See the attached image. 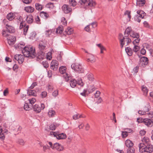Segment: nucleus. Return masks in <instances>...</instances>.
I'll use <instances>...</instances> for the list:
<instances>
[{"instance_id": "obj_1", "label": "nucleus", "mask_w": 153, "mask_h": 153, "mask_svg": "<svg viewBox=\"0 0 153 153\" xmlns=\"http://www.w3.org/2000/svg\"><path fill=\"white\" fill-rule=\"evenodd\" d=\"M24 45L21 44H18L17 45H15L16 49L18 48L23 49L22 50V53L25 57L30 58H35L36 54V53L35 52V49H33V48L31 46L24 47Z\"/></svg>"}, {"instance_id": "obj_2", "label": "nucleus", "mask_w": 153, "mask_h": 153, "mask_svg": "<svg viewBox=\"0 0 153 153\" xmlns=\"http://www.w3.org/2000/svg\"><path fill=\"white\" fill-rule=\"evenodd\" d=\"M145 145L144 143H140L139 144V151L141 152H146L151 153L153 151V146L150 144Z\"/></svg>"}, {"instance_id": "obj_3", "label": "nucleus", "mask_w": 153, "mask_h": 153, "mask_svg": "<svg viewBox=\"0 0 153 153\" xmlns=\"http://www.w3.org/2000/svg\"><path fill=\"white\" fill-rule=\"evenodd\" d=\"M78 4L81 7L85 8L86 6H88L90 7L94 6L95 5V3L90 0H79Z\"/></svg>"}, {"instance_id": "obj_4", "label": "nucleus", "mask_w": 153, "mask_h": 153, "mask_svg": "<svg viewBox=\"0 0 153 153\" xmlns=\"http://www.w3.org/2000/svg\"><path fill=\"white\" fill-rule=\"evenodd\" d=\"M66 68L65 66H61L59 68V72L61 74H64L63 76L66 81H68L71 77L70 74L66 73Z\"/></svg>"}, {"instance_id": "obj_5", "label": "nucleus", "mask_w": 153, "mask_h": 153, "mask_svg": "<svg viewBox=\"0 0 153 153\" xmlns=\"http://www.w3.org/2000/svg\"><path fill=\"white\" fill-rule=\"evenodd\" d=\"M130 35L133 38L136 39H134L133 42L134 45H136V43H138L139 42L140 39L139 38V35L138 33H136L133 31H131Z\"/></svg>"}, {"instance_id": "obj_6", "label": "nucleus", "mask_w": 153, "mask_h": 153, "mask_svg": "<svg viewBox=\"0 0 153 153\" xmlns=\"http://www.w3.org/2000/svg\"><path fill=\"white\" fill-rule=\"evenodd\" d=\"M119 40L121 48H123V45H125V42H126L127 45H128L131 41V39L129 38H125V37H123L122 39H120V38Z\"/></svg>"}, {"instance_id": "obj_7", "label": "nucleus", "mask_w": 153, "mask_h": 153, "mask_svg": "<svg viewBox=\"0 0 153 153\" xmlns=\"http://www.w3.org/2000/svg\"><path fill=\"white\" fill-rule=\"evenodd\" d=\"M59 63L56 60H53L51 63L50 68L51 69L53 70H56L58 67Z\"/></svg>"}, {"instance_id": "obj_8", "label": "nucleus", "mask_w": 153, "mask_h": 153, "mask_svg": "<svg viewBox=\"0 0 153 153\" xmlns=\"http://www.w3.org/2000/svg\"><path fill=\"white\" fill-rule=\"evenodd\" d=\"M143 123L148 127H152L153 126V118L151 119L145 118Z\"/></svg>"}, {"instance_id": "obj_9", "label": "nucleus", "mask_w": 153, "mask_h": 153, "mask_svg": "<svg viewBox=\"0 0 153 153\" xmlns=\"http://www.w3.org/2000/svg\"><path fill=\"white\" fill-rule=\"evenodd\" d=\"M62 8V11L65 13H69L72 11L71 8H70L69 5L65 4L63 5Z\"/></svg>"}, {"instance_id": "obj_10", "label": "nucleus", "mask_w": 153, "mask_h": 153, "mask_svg": "<svg viewBox=\"0 0 153 153\" xmlns=\"http://www.w3.org/2000/svg\"><path fill=\"white\" fill-rule=\"evenodd\" d=\"M140 64L142 66L146 65L148 63V58L146 57H142L140 58Z\"/></svg>"}, {"instance_id": "obj_11", "label": "nucleus", "mask_w": 153, "mask_h": 153, "mask_svg": "<svg viewBox=\"0 0 153 153\" xmlns=\"http://www.w3.org/2000/svg\"><path fill=\"white\" fill-rule=\"evenodd\" d=\"M63 149V146L58 143H56L53 145V149H56L59 151H61Z\"/></svg>"}, {"instance_id": "obj_12", "label": "nucleus", "mask_w": 153, "mask_h": 153, "mask_svg": "<svg viewBox=\"0 0 153 153\" xmlns=\"http://www.w3.org/2000/svg\"><path fill=\"white\" fill-rule=\"evenodd\" d=\"M95 88L94 87H92L91 90H90V89H88V90L87 89L84 90L83 92L80 93V94L82 96L85 97L88 94L87 93L88 90L89 92V93H90L92 92L94 90H95Z\"/></svg>"}, {"instance_id": "obj_13", "label": "nucleus", "mask_w": 153, "mask_h": 153, "mask_svg": "<svg viewBox=\"0 0 153 153\" xmlns=\"http://www.w3.org/2000/svg\"><path fill=\"white\" fill-rule=\"evenodd\" d=\"M56 137L57 139L60 140L65 139L66 138V136L65 134L63 133L59 134L57 132Z\"/></svg>"}, {"instance_id": "obj_14", "label": "nucleus", "mask_w": 153, "mask_h": 153, "mask_svg": "<svg viewBox=\"0 0 153 153\" xmlns=\"http://www.w3.org/2000/svg\"><path fill=\"white\" fill-rule=\"evenodd\" d=\"M34 111L36 113H39L41 111L42 109L38 104H36L32 106Z\"/></svg>"}, {"instance_id": "obj_15", "label": "nucleus", "mask_w": 153, "mask_h": 153, "mask_svg": "<svg viewBox=\"0 0 153 153\" xmlns=\"http://www.w3.org/2000/svg\"><path fill=\"white\" fill-rule=\"evenodd\" d=\"M84 72V69L82 65L79 63L77 65V72L82 73Z\"/></svg>"}, {"instance_id": "obj_16", "label": "nucleus", "mask_w": 153, "mask_h": 153, "mask_svg": "<svg viewBox=\"0 0 153 153\" xmlns=\"http://www.w3.org/2000/svg\"><path fill=\"white\" fill-rule=\"evenodd\" d=\"M84 85V83L81 78H80L77 80V88H78L83 87Z\"/></svg>"}, {"instance_id": "obj_17", "label": "nucleus", "mask_w": 153, "mask_h": 153, "mask_svg": "<svg viewBox=\"0 0 153 153\" xmlns=\"http://www.w3.org/2000/svg\"><path fill=\"white\" fill-rule=\"evenodd\" d=\"M137 13L138 15L136 16V17L137 18V17H140L142 19L144 18L146 14L145 12L142 10L137 11Z\"/></svg>"}, {"instance_id": "obj_18", "label": "nucleus", "mask_w": 153, "mask_h": 153, "mask_svg": "<svg viewBox=\"0 0 153 153\" xmlns=\"http://www.w3.org/2000/svg\"><path fill=\"white\" fill-rule=\"evenodd\" d=\"M26 20L28 24H31L33 22V16L31 15H29L27 16Z\"/></svg>"}, {"instance_id": "obj_19", "label": "nucleus", "mask_w": 153, "mask_h": 153, "mask_svg": "<svg viewBox=\"0 0 153 153\" xmlns=\"http://www.w3.org/2000/svg\"><path fill=\"white\" fill-rule=\"evenodd\" d=\"M6 27L7 30V31L10 33H12L15 32L14 28L11 26L6 25Z\"/></svg>"}, {"instance_id": "obj_20", "label": "nucleus", "mask_w": 153, "mask_h": 153, "mask_svg": "<svg viewBox=\"0 0 153 153\" xmlns=\"http://www.w3.org/2000/svg\"><path fill=\"white\" fill-rule=\"evenodd\" d=\"M125 144L128 148L132 147L134 145L133 143L129 139H127L125 141Z\"/></svg>"}, {"instance_id": "obj_21", "label": "nucleus", "mask_w": 153, "mask_h": 153, "mask_svg": "<svg viewBox=\"0 0 153 153\" xmlns=\"http://www.w3.org/2000/svg\"><path fill=\"white\" fill-rule=\"evenodd\" d=\"M24 9L27 12L32 13L34 11V8L31 6H28L25 7Z\"/></svg>"}, {"instance_id": "obj_22", "label": "nucleus", "mask_w": 153, "mask_h": 153, "mask_svg": "<svg viewBox=\"0 0 153 153\" xmlns=\"http://www.w3.org/2000/svg\"><path fill=\"white\" fill-rule=\"evenodd\" d=\"M125 50L126 52L127 53L128 56H131L132 55L133 53V51H132V49L131 48L128 47L126 48Z\"/></svg>"}, {"instance_id": "obj_23", "label": "nucleus", "mask_w": 153, "mask_h": 153, "mask_svg": "<svg viewBox=\"0 0 153 153\" xmlns=\"http://www.w3.org/2000/svg\"><path fill=\"white\" fill-rule=\"evenodd\" d=\"M27 93L29 95L33 96H36V91L34 90H27Z\"/></svg>"}, {"instance_id": "obj_24", "label": "nucleus", "mask_w": 153, "mask_h": 153, "mask_svg": "<svg viewBox=\"0 0 153 153\" xmlns=\"http://www.w3.org/2000/svg\"><path fill=\"white\" fill-rule=\"evenodd\" d=\"M145 0H137V5L139 7L142 6L145 4Z\"/></svg>"}, {"instance_id": "obj_25", "label": "nucleus", "mask_w": 153, "mask_h": 153, "mask_svg": "<svg viewBox=\"0 0 153 153\" xmlns=\"http://www.w3.org/2000/svg\"><path fill=\"white\" fill-rule=\"evenodd\" d=\"M40 16L41 17H42L43 18H45L47 19L49 17L48 14L46 12H45L44 11H42L40 12Z\"/></svg>"}, {"instance_id": "obj_26", "label": "nucleus", "mask_w": 153, "mask_h": 153, "mask_svg": "<svg viewBox=\"0 0 153 153\" xmlns=\"http://www.w3.org/2000/svg\"><path fill=\"white\" fill-rule=\"evenodd\" d=\"M143 143L146 144L145 145H148L150 144L149 139L147 137H144L142 140Z\"/></svg>"}, {"instance_id": "obj_27", "label": "nucleus", "mask_w": 153, "mask_h": 153, "mask_svg": "<svg viewBox=\"0 0 153 153\" xmlns=\"http://www.w3.org/2000/svg\"><path fill=\"white\" fill-rule=\"evenodd\" d=\"M45 53L41 51L38 53L37 58L39 59H43L45 57Z\"/></svg>"}, {"instance_id": "obj_28", "label": "nucleus", "mask_w": 153, "mask_h": 153, "mask_svg": "<svg viewBox=\"0 0 153 153\" xmlns=\"http://www.w3.org/2000/svg\"><path fill=\"white\" fill-rule=\"evenodd\" d=\"M3 130L2 128V126H0V139L1 140H4L5 139V135L3 133Z\"/></svg>"}, {"instance_id": "obj_29", "label": "nucleus", "mask_w": 153, "mask_h": 153, "mask_svg": "<svg viewBox=\"0 0 153 153\" xmlns=\"http://www.w3.org/2000/svg\"><path fill=\"white\" fill-rule=\"evenodd\" d=\"M70 85L73 88L75 87L76 85V80L75 79L71 80L70 82Z\"/></svg>"}, {"instance_id": "obj_30", "label": "nucleus", "mask_w": 153, "mask_h": 153, "mask_svg": "<svg viewBox=\"0 0 153 153\" xmlns=\"http://www.w3.org/2000/svg\"><path fill=\"white\" fill-rule=\"evenodd\" d=\"M32 107L31 105H29L27 103H25L24 106V109L26 111H29L31 109Z\"/></svg>"}, {"instance_id": "obj_31", "label": "nucleus", "mask_w": 153, "mask_h": 153, "mask_svg": "<svg viewBox=\"0 0 153 153\" xmlns=\"http://www.w3.org/2000/svg\"><path fill=\"white\" fill-rule=\"evenodd\" d=\"M142 90L143 92V94L145 96H146L148 91L147 88L144 85H143L142 87Z\"/></svg>"}, {"instance_id": "obj_32", "label": "nucleus", "mask_w": 153, "mask_h": 153, "mask_svg": "<svg viewBox=\"0 0 153 153\" xmlns=\"http://www.w3.org/2000/svg\"><path fill=\"white\" fill-rule=\"evenodd\" d=\"M48 114L49 117H53L56 114V112L54 110L50 109L49 111Z\"/></svg>"}, {"instance_id": "obj_33", "label": "nucleus", "mask_w": 153, "mask_h": 153, "mask_svg": "<svg viewBox=\"0 0 153 153\" xmlns=\"http://www.w3.org/2000/svg\"><path fill=\"white\" fill-rule=\"evenodd\" d=\"M35 7L36 10L40 11L43 8V6L39 3H36L35 4Z\"/></svg>"}, {"instance_id": "obj_34", "label": "nucleus", "mask_w": 153, "mask_h": 153, "mask_svg": "<svg viewBox=\"0 0 153 153\" xmlns=\"http://www.w3.org/2000/svg\"><path fill=\"white\" fill-rule=\"evenodd\" d=\"M131 31H131V27H127L126 30L125 31V35L126 37H127L128 35L130 33Z\"/></svg>"}, {"instance_id": "obj_35", "label": "nucleus", "mask_w": 153, "mask_h": 153, "mask_svg": "<svg viewBox=\"0 0 153 153\" xmlns=\"http://www.w3.org/2000/svg\"><path fill=\"white\" fill-rule=\"evenodd\" d=\"M89 58L90 60V62L91 63H94L96 62V59L94 56L92 54H90L89 55Z\"/></svg>"}, {"instance_id": "obj_36", "label": "nucleus", "mask_w": 153, "mask_h": 153, "mask_svg": "<svg viewBox=\"0 0 153 153\" xmlns=\"http://www.w3.org/2000/svg\"><path fill=\"white\" fill-rule=\"evenodd\" d=\"M63 30V27L62 26H59L56 29V33H61Z\"/></svg>"}, {"instance_id": "obj_37", "label": "nucleus", "mask_w": 153, "mask_h": 153, "mask_svg": "<svg viewBox=\"0 0 153 153\" xmlns=\"http://www.w3.org/2000/svg\"><path fill=\"white\" fill-rule=\"evenodd\" d=\"M150 106L149 104H147L143 108V110L146 113L148 112L150 110Z\"/></svg>"}, {"instance_id": "obj_38", "label": "nucleus", "mask_w": 153, "mask_h": 153, "mask_svg": "<svg viewBox=\"0 0 153 153\" xmlns=\"http://www.w3.org/2000/svg\"><path fill=\"white\" fill-rule=\"evenodd\" d=\"M97 46L100 48V53H103V50H106V49L101 44H97Z\"/></svg>"}, {"instance_id": "obj_39", "label": "nucleus", "mask_w": 153, "mask_h": 153, "mask_svg": "<svg viewBox=\"0 0 153 153\" xmlns=\"http://www.w3.org/2000/svg\"><path fill=\"white\" fill-rule=\"evenodd\" d=\"M7 18L9 21H11L13 19V14L11 13H8L7 16Z\"/></svg>"}, {"instance_id": "obj_40", "label": "nucleus", "mask_w": 153, "mask_h": 153, "mask_svg": "<svg viewBox=\"0 0 153 153\" xmlns=\"http://www.w3.org/2000/svg\"><path fill=\"white\" fill-rule=\"evenodd\" d=\"M134 149L133 147L128 148L127 149V153H134L135 152Z\"/></svg>"}, {"instance_id": "obj_41", "label": "nucleus", "mask_w": 153, "mask_h": 153, "mask_svg": "<svg viewBox=\"0 0 153 153\" xmlns=\"http://www.w3.org/2000/svg\"><path fill=\"white\" fill-rule=\"evenodd\" d=\"M87 78L90 81H92L94 80L93 75L91 74H88L87 75Z\"/></svg>"}, {"instance_id": "obj_42", "label": "nucleus", "mask_w": 153, "mask_h": 153, "mask_svg": "<svg viewBox=\"0 0 153 153\" xmlns=\"http://www.w3.org/2000/svg\"><path fill=\"white\" fill-rule=\"evenodd\" d=\"M29 26L28 25H25L23 29V34L25 35L27 34V31L28 30Z\"/></svg>"}, {"instance_id": "obj_43", "label": "nucleus", "mask_w": 153, "mask_h": 153, "mask_svg": "<svg viewBox=\"0 0 153 153\" xmlns=\"http://www.w3.org/2000/svg\"><path fill=\"white\" fill-rule=\"evenodd\" d=\"M46 7L48 8H53L54 7L53 3H48L46 5Z\"/></svg>"}, {"instance_id": "obj_44", "label": "nucleus", "mask_w": 153, "mask_h": 153, "mask_svg": "<svg viewBox=\"0 0 153 153\" xmlns=\"http://www.w3.org/2000/svg\"><path fill=\"white\" fill-rule=\"evenodd\" d=\"M36 34L35 32L33 31L31 32L30 33V38L31 39H33L36 36Z\"/></svg>"}, {"instance_id": "obj_45", "label": "nucleus", "mask_w": 153, "mask_h": 153, "mask_svg": "<svg viewBox=\"0 0 153 153\" xmlns=\"http://www.w3.org/2000/svg\"><path fill=\"white\" fill-rule=\"evenodd\" d=\"M69 2L70 5L74 7L76 4V2L75 0H69Z\"/></svg>"}, {"instance_id": "obj_46", "label": "nucleus", "mask_w": 153, "mask_h": 153, "mask_svg": "<svg viewBox=\"0 0 153 153\" xmlns=\"http://www.w3.org/2000/svg\"><path fill=\"white\" fill-rule=\"evenodd\" d=\"M72 31L73 30L71 28L68 27L65 30V32L68 34L70 35L72 33Z\"/></svg>"}, {"instance_id": "obj_47", "label": "nucleus", "mask_w": 153, "mask_h": 153, "mask_svg": "<svg viewBox=\"0 0 153 153\" xmlns=\"http://www.w3.org/2000/svg\"><path fill=\"white\" fill-rule=\"evenodd\" d=\"M45 47V45L42 43H40L39 45V48L41 51L44 50Z\"/></svg>"}, {"instance_id": "obj_48", "label": "nucleus", "mask_w": 153, "mask_h": 153, "mask_svg": "<svg viewBox=\"0 0 153 153\" xmlns=\"http://www.w3.org/2000/svg\"><path fill=\"white\" fill-rule=\"evenodd\" d=\"M29 101L30 104L31 105V107L33 106V105L35 102L36 100L35 98H32L31 99H29L28 100Z\"/></svg>"}, {"instance_id": "obj_49", "label": "nucleus", "mask_w": 153, "mask_h": 153, "mask_svg": "<svg viewBox=\"0 0 153 153\" xmlns=\"http://www.w3.org/2000/svg\"><path fill=\"white\" fill-rule=\"evenodd\" d=\"M17 143H19L20 145H24L25 143V142L22 139H18L17 141Z\"/></svg>"}, {"instance_id": "obj_50", "label": "nucleus", "mask_w": 153, "mask_h": 153, "mask_svg": "<svg viewBox=\"0 0 153 153\" xmlns=\"http://www.w3.org/2000/svg\"><path fill=\"white\" fill-rule=\"evenodd\" d=\"M20 57L19 58H20L19 60H18V61L19 64H22L24 60V59L23 57V56L22 55H20Z\"/></svg>"}, {"instance_id": "obj_51", "label": "nucleus", "mask_w": 153, "mask_h": 153, "mask_svg": "<svg viewBox=\"0 0 153 153\" xmlns=\"http://www.w3.org/2000/svg\"><path fill=\"white\" fill-rule=\"evenodd\" d=\"M124 15L125 16H127L129 19H130L131 17L130 11L128 10L126 11L124 13Z\"/></svg>"}, {"instance_id": "obj_52", "label": "nucleus", "mask_w": 153, "mask_h": 153, "mask_svg": "<svg viewBox=\"0 0 153 153\" xmlns=\"http://www.w3.org/2000/svg\"><path fill=\"white\" fill-rule=\"evenodd\" d=\"M134 47L133 51L135 52H137L140 49V47L138 46L134 45Z\"/></svg>"}, {"instance_id": "obj_53", "label": "nucleus", "mask_w": 153, "mask_h": 153, "mask_svg": "<svg viewBox=\"0 0 153 153\" xmlns=\"http://www.w3.org/2000/svg\"><path fill=\"white\" fill-rule=\"evenodd\" d=\"M42 64L44 66V67L45 68H48L49 66L48 62L47 61H43Z\"/></svg>"}, {"instance_id": "obj_54", "label": "nucleus", "mask_w": 153, "mask_h": 153, "mask_svg": "<svg viewBox=\"0 0 153 153\" xmlns=\"http://www.w3.org/2000/svg\"><path fill=\"white\" fill-rule=\"evenodd\" d=\"M35 22L37 24H40L41 23L40 22V19L39 17L37 15L35 18Z\"/></svg>"}, {"instance_id": "obj_55", "label": "nucleus", "mask_w": 153, "mask_h": 153, "mask_svg": "<svg viewBox=\"0 0 153 153\" xmlns=\"http://www.w3.org/2000/svg\"><path fill=\"white\" fill-rule=\"evenodd\" d=\"M122 137L124 138L127 137L128 135V133L127 131H122Z\"/></svg>"}, {"instance_id": "obj_56", "label": "nucleus", "mask_w": 153, "mask_h": 153, "mask_svg": "<svg viewBox=\"0 0 153 153\" xmlns=\"http://www.w3.org/2000/svg\"><path fill=\"white\" fill-rule=\"evenodd\" d=\"M50 129L52 130H54L56 128L55 125L53 124H51L50 126Z\"/></svg>"}, {"instance_id": "obj_57", "label": "nucleus", "mask_w": 153, "mask_h": 153, "mask_svg": "<svg viewBox=\"0 0 153 153\" xmlns=\"http://www.w3.org/2000/svg\"><path fill=\"white\" fill-rule=\"evenodd\" d=\"M17 19L18 20V24H19V23H20V22H23V19L22 17L21 16H19L18 17H17Z\"/></svg>"}, {"instance_id": "obj_58", "label": "nucleus", "mask_w": 153, "mask_h": 153, "mask_svg": "<svg viewBox=\"0 0 153 153\" xmlns=\"http://www.w3.org/2000/svg\"><path fill=\"white\" fill-rule=\"evenodd\" d=\"M144 121V119H143L142 118H138L137 119V121L139 123H143V121Z\"/></svg>"}, {"instance_id": "obj_59", "label": "nucleus", "mask_w": 153, "mask_h": 153, "mask_svg": "<svg viewBox=\"0 0 153 153\" xmlns=\"http://www.w3.org/2000/svg\"><path fill=\"white\" fill-rule=\"evenodd\" d=\"M58 94V91L57 90H55L52 93V95L55 97H56Z\"/></svg>"}, {"instance_id": "obj_60", "label": "nucleus", "mask_w": 153, "mask_h": 153, "mask_svg": "<svg viewBox=\"0 0 153 153\" xmlns=\"http://www.w3.org/2000/svg\"><path fill=\"white\" fill-rule=\"evenodd\" d=\"M21 54H16L14 56V59L15 60H16L17 61H18V60H19V58L20 57V55Z\"/></svg>"}, {"instance_id": "obj_61", "label": "nucleus", "mask_w": 153, "mask_h": 153, "mask_svg": "<svg viewBox=\"0 0 153 153\" xmlns=\"http://www.w3.org/2000/svg\"><path fill=\"white\" fill-rule=\"evenodd\" d=\"M37 83L36 82H33L29 88L31 89H33L34 87L37 85Z\"/></svg>"}, {"instance_id": "obj_62", "label": "nucleus", "mask_w": 153, "mask_h": 153, "mask_svg": "<svg viewBox=\"0 0 153 153\" xmlns=\"http://www.w3.org/2000/svg\"><path fill=\"white\" fill-rule=\"evenodd\" d=\"M52 33V31L51 30H48L46 31V35L47 36H49V35H51Z\"/></svg>"}, {"instance_id": "obj_63", "label": "nucleus", "mask_w": 153, "mask_h": 153, "mask_svg": "<svg viewBox=\"0 0 153 153\" xmlns=\"http://www.w3.org/2000/svg\"><path fill=\"white\" fill-rule=\"evenodd\" d=\"M71 68L72 69L74 70L75 71H76V63H73L71 65Z\"/></svg>"}, {"instance_id": "obj_64", "label": "nucleus", "mask_w": 153, "mask_h": 153, "mask_svg": "<svg viewBox=\"0 0 153 153\" xmlns=\"http://www.w3.org/2000/svg\"><path fill=\"white\" fill-rule=\"evenodd\" d=\"M89 25H88L85 28V30L88 32H90L91 31L89 27Z\"/></svg>"}]
</instances>
